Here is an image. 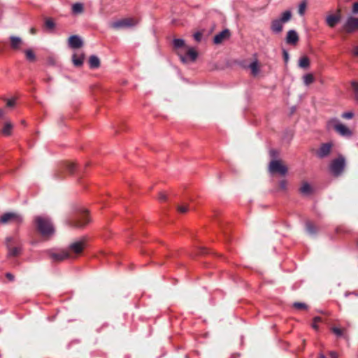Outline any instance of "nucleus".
<instances>
[{
  "instance_id": "1",
  "label": "nucleus",
  "mask_w": 358,
  "mask_h": 358,
  "mask_svg": "<svg viewBox=\"0 0 358 358\" xmlns=\"http://www.w3.org/2000/svg\"><path fill=\"white\" fill-rule=\"evenodd\" d=\"M34 224L36 230L44 238H49L55 233L52 223L47 217L36 216L34 217Z\"/></svg>"
},
{
  "instance_id": "2",
  "label": "nucleus",
  "mask_w": 358,
  "mask_h": 358,
  "mask_svg": "<svg viewBox=\"0 0 358 358\" xmlns=\"http://www.w3.org/2000/svg\"><path fill=\"white\" fill-rule=\"evenodd\" d=\"M90 222L87 210H78L73 216L67 221V224L76 229H83Z\"/></svg>"
},
{
  "instance_id": "3",
  "label": "nucleus",
  "mask_w": 358,
  "mask_h": 358,
  "mask_svg": "<svg viewBox=\"0 0 358 358\" xmlns=\"http://www.w3.org/2000/svg\"><path fill=\"white\" fill-rule=\"evenodd\" d=\"M292 12L285 10L281 13L278 18L272 20L271 22V30L272 32L279 34L283 29V24L288 22L292 19Z\"/></svg>"
},
{
  "instance_id": "4",
  "label": "nucleus",
  "mask_w": 358,
  "mask_h": 358,
  "mask_svg": "<svg viewBox=\"0 0 358 358\" xmlns=\"http://www.w3.org/2000/svg\"><path fill=\"white\" fill-rule=\"evenodd\" d=\"M345 166V159L343 156L339 155L332 160L330 164V170L334 176H340Z\"/></svg>"
},
{
  "instance_id": "5",
  "label": "nucleus",
  "mask_w": 358,
  "mask_h": 358,
  "mask_svg": "<svg viewBox=\"0 0 358 358\" xmlns=\"http://www.w3.org/2000/svg\"><path fill=\"white\" fill-rule=\"evenodd\" d=\"M268 170L271 173H278L284 176L288 171L287 167L283 164L281 160L273 159L269 163Z\"/></svg>"
},
{
  "instance_id": "6",
  "label": "nucleus",
  "mask_w": 358,
  "mask_h": 358,
  "mask_svg": "<svg viewBox=\"0 0 358 358\" xmlns=\"http://www.w3.org/2000/svg\"><path fill=\"white\" fill-rule=\"evenodd\" d=\"M137 20L134 18L128 17L123 18L110 23V27L115 29H120L129 28L135 26L137 24Z\"/></svg>"
},
{
  "instance_id": "7",
  "label": "nucleus",
  "mask_w": 358,
  "mask_h": 358,
  "mask_svg": "<svg viewBox=\"0 0 358 358\" xmlns=\"http://www.w3.org/2000/svg\"><path fill=\"white\" fill-rule=\"evenodd\" d=\"M358 30V17H348L343 24L341 31L351 34Z\"/></svg>"
},
{
  "instance_id": "8",
  "label": "nucleus",
  "mask_w": 358,
  "mask_h": 358,
  "mask_svg": "<svg viewBox=\"0 0 358 358\" xmlns=\"http://www.w3.org/2000/svg\"><path fill=\"white\" fill-rule=\"evenodd\" d=\"M5 245L8 250V257H17L20 254V247L15 245V239L13 237L6 238Z\"/></svg>"
},
{
  "instance_id": "9",
  "label": "nucleus",
  "mask_w": 358,
  "mask_h": 358,
  "mask_svg": "<svg viewBox=\"0 0 358 358\" xmlns=\"http://www.w3.org/2000/svg\"><path fill=\"white\" fill-rule=\"evenodd\" d=\"M22 222V216L16 213H6L0 217V223L6 224L8 223L20 224Z\"/></svg>"
},
{
  "instance_id": "10",
  "label": "nucleus",
  "mask_w": 358,
  "mask_h": 358,
  "mask_svg": "<svg viewBox=\"0 0 358 358\" xmlns=\"http://www.w3.org/2000/svg\"><path fill=\"white\" fill-rule=\"evenodd\" d=\"M329 124H334L333 127L335 131L342 136L350 137L352 136V131L345 125L337 122L336 120H331Z\"/></svg>"
},
{
  "instance_id": "11",
  "label": "nucleus",
  "mask_w": 358,
  "mask_h": 358,
  "mask_svg": "<svg viewBox=\"0 0 358 358\" xmlns=\"http://www.w3.org/2000/svg\"><path fill=\"white\" fill-rule=\"evenodd\" d=\"M342 7H341V1H338V8L334 15H329L326 18L327 24L330 27H334L341 19Z\"/></svg>"
},
{
  "instance_id": "12",
  "label": "nucleus",
  "mask_w": 358,
  "mask_h": 358,
  "mask_svg": "<svg viewBox=\"0 0 358 358\" xmlns=\"http://www.w3.org/2000/svg\"><path fill=\"white\" fill-rule=\"evenodd\" d=\"M50 257L54 262H62L66 259L72 257L71 253L68 250H62L59 252H48Z\"/></svg>"
},
{
  "instance_id": "13",
  "label": "nucleus",
  "mask_w": 358,
  "mask_h": 358,
  "mask_svg": "<svg viewBox=\"0 0 358 358\" xmlns=\"http://www.w3.org/2000/svg\"><path fill=\"white\" fill-rule=\"evenodd\" d=\"M85 245V241L84 240L76 241L74 243H72L69 245V250L68 252H69L71 253V255H72V254H75L76 255H80L83 251ZM71 256L73 257V255H71Z\"/></svg>"
},
{
  "instance_id": "14",
  "label": "nucleus",
  "mask_w": 358,
  "mask_h": 358,
  "mask_svg": "<svg viewBox=\"0 0 358 358\" xmlns=\"http://www.w3.org/2000/svg\"><path fill=\"white\" fill-rule=\"evenodd\" d=\"M333 144L331 143H322L317 150L316 155L319 158H324L329 155L331 152Z\"/></svg>"
},
{
  "instance_id": "15",
  "label": "nucleus",
  "mask_w": 358,
  "mask_h": 358,
  "mask_svg": "<svg viewBox=\"0 0 358 358\" xmlns=\"http://www.w3.org/2000/svg\"><path fill=\"white\" fill-rule=\"evenodd\" d=\"M230 36V31L228 29H225L214 36L213 43L216 45L221 44L223 41L229 38Z\"/></svg>"
},
{
  "instance_id": "16",
  "label": "nucleus",
  "mask_w": 358,
  "mask_h": 358,
  "mask_svg": "<svg viewBox=\"0 0 358 358\" xmlns=\"http://www.w3.org/2000/svg\"><path fill=\"white\" fill-rule=\"evenodd\" d=\"M10 47L13 50L17 51L21 50L23 45V41L20 37L11 36L9 38Z\"/></svg>"
},
{
  "instance_id": "17",
  "label": "nucleus",
  "mask_w": 358,
  "mask_h": 358,
  "mask_svg": "<svg viewBox=\"0 0 358 358\" xmlns=\"http://www.w3.org/2000/svg\"><path fill=\"white\" fill-rule=\"evenodd\" d=\"M198 57L197 52L194 48H189L185 56L180 55V58L182 62H187L188 59L194 62Z\"/></svg>"
},
{
  "instance_id": "18",
  "label": "nucleus",
  "mask_w": 358,
  "mask_h": 358,
  "mask_svg": "<svg viewBox=\"0 0 358 358\" xmlns=\"http://www.w3.org/2000/svg\"><path fill=\"white\" fill-rule=\"evenodd\" d=\"M83 41L81 38L77 35H73L69 38V45L73 49L80 48L83 46Z\"/></svg>"
},
{
  "instance_id": "19",
  "label": "nucleus",
  "mask_w": 358,
  "mask_h": 358,
  "mask_svg": "<svg viewBox=\"0 0 358 358\" xmlns=\"http://www.w3.org/2000/svg\"><path fill=\"white\" fill-rule=\"evenodd\" d=\"M299 41V36L294 30H289L287 32L286 42L288 44L295 45Z\"/></svg>"
},
{
  "instance_id": "20",
  "label": "nucleus",
  "mask_w": 358,
  "mask_h": 358,
  "mask_svg": "<svg viewBox=\"0 0 358 358\" xmlns=\"http://www.w3.org/2000/svg\"><path fill=\"white\" fill-rule=\"evenodd\" d=\"M85 59V55L81 54L80 56H78L77 54H73L72 57V62L75 66L76 67H80L83 64V62Z\"/></svg>"
},
{
  "instance_id": "21",
  "label": "nucleus",
  "mask_w": 358,
  "mask_h": 358,
  "mask_svg": "<svg viewBox=\"0 0 358 358\" xmlns=\"http://www.w3.org/2000/svg\"><path fill=\"white\" fill-rule=\"evenodd\" d=\"M89 65L90 69H98L100 66L99 58L96 55H91L89 58Z\"/></svg>"
},
{
  "instance_id": "22",
  "label": "nucleus",
  "mask_w": 358,
  "mask_h": 358,
  "mask_svg": "<svg viewBox=\"0 0 358 358\" xmlns=\"http://www.w3.org/2000/svg\"><path fill=\"white\" fill-rule=\"evenodd\" d=\"M24 54H25V57H26L27 60H28L29 62H34L36 60V55H35L34 52L33 51V50H31V49L26 50L24 51Z\"/></svg>"
},
{
  "instance_id": "23",
  "label": "nucleus",
  "mask_w": 358,
  "mask_h": 358,
  "mask_svg": "<svg viewBox=\"0 0 358 358\" xmlns=\"http://www.w3.org/2000/svg\"><path fill=\"white\" fill-rule=\"evenodd\" d=\"M299 66L302 69H307L310 66V59L308 57L303 56L299 61Z\"/></svg>"
},
{
  "instance_id": "24",
  "label": "nucleus",
  "mask_w": 358,
  "mask_h": 358,
  "mask_svg": "<svg viewBox=\"0 0 358 358\" xmlns=\"http://www.w3.org/2000/svg\"><path fill=\"white\" fill-rule=\"evenodd\" d=\"M13 129V124L10 122L5 123L4 127L2 129V134L5 136H10Z\"/></svg>"
},
{
  "instance_id": "25",
  "label": "nucleus",
  "mask_w": 358,
  "mask_h": 358,
  "mask_svg": "<svg viewBox=\"0 0 358 358\" xmlns=\"http://www.w3.org/2000/svg\"><path fill=\"white\" fill-rule=\"evenodd\" d=\"M84 7L81 3H76L72 6V12L74 14H80L83 12Z\"/></svg>"
},
{
  "instance_id": "26",
  "label": "nucleus",
  "mask_w": 358,
  "mask_h": 358,
  "mask_svg": "<svg viewBox=\"0 0 358 358\" xmlns=\"http://www.w3.org/2000/svg\"><path fill=\"white\" fill-rule=\"evenodd\" d=\"M312 190V188L308 182H303L301 185V187L299 189V191L303 194H310Z\"/></svg>"
},
{
  "instance_id": "27",
  "label": "nucleus",
  "mask_w": 358,
  "mask_h": 358,
  "mask_svg": "<svg viewBox=\"0 0 358 358\" xmlns=\"http://www.w3.org/2000/svg\"><path fill=\"white\" fill-rule=\"evenodd\" d=\"M307 231L310 234H315L317 232V229L312 222H307L306 224Z\"/></svg>"
},
{
  "instance_id": "28",
  "label": "nucleus",
  "mask_w": 358,
  "mask_h": 358,
  "mask_svg": "<svg viewBox=\"0 0 358 358\" xmlns=\"http://www.w3.org/2000/svg\"><path fill=\"white\" fill-rule=\"evenodd\" d=\"M185 41L182 39L176 38L173 40V48L178 49L185 47Z\"/></svg>"
},
{
  "instance_id": "29",
  "label": "nucleus",
  "mask_w": 358,
  "mask_h": 358,
  "mask_svg": "<svg viewBox=\"0 0 358 358\" xmlns=\"http://www.w3.org/2000/svg\"><path fill=\"white\" fill-rule=\"evenodd\" d=\"M65 169L70 174H73L76 170V164L71 162H66Z\"/></svg>"
},
{
  "instance_id": "30",
  "label": "nucleus",
  "mask_w": 358,
  "mask_h": 358,
  "mask_svg": "<svg viewBox=\"0 0 358 358\" xmlns=\"http://www.w3.org/2000/svg\"><path fill=\"white\" fill-rule=\"evenodd\" d=\"M307 7V3L306 1H303L299 5L298 13L300 15H303Z\"/></svg>"
},
{
  "instance_id": "31",
  "label": "nucleus",
  "mask_w": 358,
  "mask_h": 358,
  "mask_svg": "<svg viewBox=\"0 0 358 358\" xmlns=\"http://www.w3.org/2000/svg\"><path fill=\"white\" fill-rule=\"evenodd\" d=\"M314 76L310 73L306 74L303 77V82L306 85H309L310 84L313 83L314 82Z\"/></svg>"
},
{
  "instance_id": "32",
  "label": "nucleus",
  "mask_w": 358,
  "mask_h": 358,
  "mask_svg": "<svg viewBox=\"0 0 358 358\" xmlns=\"http://www.w3.org/2000/svg\"><path fill=\"white\" fill-rule=\"evenodd\" d=\"M45 26L47 29L52 30L55 28V24L51 18H46L45 20Z\"/></svg>"
},
{
  "instance_id": "33",
  "label": "nucleus",
  "mask_w": 358,
  "mask_h": 358,
  "mask_svg": "<svg viewBox=\"0 0 358 358\" xmlns=\"http://www.w3.org/2000/svg\"><path fill=\"white\" fill-rule=\"evenodd\" d=\"M293 307L298 310H306L308 308V306L306 303L301 302L294 303Z\"/></svg>"
},
{
  "instance_id": "34",
  "label": "nucleus",
  "mask_w": 358,
  "mask_h": 358,
  "mask_svg": "<svg viewBox=\"0 0 358 358\" xmlns=\"http://www.w3.org/2000/svg\"><path fill=\"white\" fill-rule=\"evenodd\" d=\"M250 68L253 75H256L259 71L258 64L257 62H254L250 64Z\"/></svg>"
},
{
  "instance_id": "35",
  "label": "nucleus",
  "mask_w": 358,
  "mask_h": 358,
  "mask_svg": "<svg viewBox=\"0 0 358 358\" xmlns=\"http://www.w3.org/2000/svg\"><path fill=\"white\" fill-rule=\"evenodd\" d=\"M177 210L180 213H185L189 210L188 205L182 204L177 206Z\"/></svg>"
},
{
  "instance_id": "36",
  "label": "nucleus",
  "mask_w": 358,
  "mask_h": 358,
  "mask_svg": "<svg viewBox=\"0 0 358 358\" xmlns=\"http://www.w3.org/2000/svg\"><path fill=\"white\" fill-rule=\"evenodd\" d=\"M322 322V318L320 317H315L313 318V322L312 324V327L315 329V330H318V325H317V322Z\"/></svg>"
},
{
  "instance_id": "37",
  "label": "nucleus",
  "mask_w": 358,
  "mask_h": 358,
  "mask_svg": "<svg viewBox=\"0 0 358 358\" xmlns=\"http://www.w3.org/2000/svg\"><path fill=\"white\" fill-rule=\"evenodd\" d=\"M331 331L334 334H335L338 336H341L343 335V329H339L338 327H332Z\"/></svg>"
},
{
  "instance_id": "38",
  "label": "nucleus",
  "mask_w": 358,
  "mask_h": 358,
  "mask_svg": "<svg viewBox=\"0 0 358 358\" xmlns=\"http://www.w3.org/2000/svg\"><path fill=\"white\" fill-rule=\"evenodd\" d=\"M287 186V181L286 180H282L279 182V189L281 190H286Z\"/></svg>"
},
{
  "instance_id": "39",
  "label": "nucleus",
  "mask_w": 358,
  "mask_h": 358,
  "mask_svg": "<svg viewBox=\"0 0 358 358\" xmlns=\"http://www.w3.org/2000/svg\"><path fill=\"white\" fill-rule=\"evenodd\" d=\"M351 85H352V87L354 90V92H355L356 95H355V97L356 99L357 98V93H358V82L357 81H352L351 83Z\"/></svg>"
},
{
  "instance_id": "40",
  "label": "nucleus",
  "mask_w": 358,
  "mask_h": 358,
  "mask_svg": "<svg viewBox=\"0 0 358 358\" xmlns=\"http://www.w3.org/2000/svg\"><path fill=\"white\" fill-rule=\"evenodd\" d=\"M6 101V106L8 108H12L15 104V99H5Z\"/></svg>"
},
{
  "instance_id": "41",
  "label": "nucleus",
  "mask_w": 358,
  "mask_h": 358,
  "mask_svg": "<svg viewBox=\"0 0 358 358\" xmlns=\"http://www.w3.org/2000/svg\"><path fill=\"white\" fill-rule=\"evenodd\" d=\"M354 116V114L352 112H346V113H343L341 115V117L343 118H345V119H351Z\"/></svg>"
},
{
  "instance_id": "42",
  "label": "nucleus",
  "mask_w": 358,
  "mask_h": 358,
  "mask_svg": "<svg viewBox=\"0 0 358 358\" xmlns=\"http://www.w3.org/2000/svg\"><path fill=\"white\" fill-rule=\"evenodd\" d=\"M194 38L195 41L197 42H199L201 40L202 38V34L201 32H196L194 34Z\"/></svg>"
},
{
  "instance_id": "43",
  "label": "nucleus",
  "mask_w": 358,
  "mask_h": 358,
  "mask_svg": "<svg viewBox=\"0 0 358 358\" xmlns=\"http://www.w3.org/2000/svg\"><path fill=\"white\" fill-rule=\"evenodd\" d=\"M159 200L161 201H165L167 199V196L166 195L163 193V192H160L159 194V197H158Z\"/></svg>"
},
{
  "instance_id": "44",
  "label": "nucleus",
  "mask_w": 358,
  "mask_h": 358,
  "mask_svg": "<svg viewBox=\"0 0 358 358\" xmlns=\"http://www.w3.org/2000/svg\"><path fill=\"white\" fill-rule=\"evenodd\" d=\"M352 13L358 14V2H355L352 6Z\"/></svg>"
},
{
  "instance_id": "45",
  "label": "nucleus",
  "mask_w": 358,
  "mask_h": 358,
  "mask_svg": "<svg viewBox=\"0 0 358 358\" xmlns=\"http://www.w3.org/2000/svg\"><path fill=\"white\" fill-rule=\"evenodd\" d=\"M269 153H270L271 157L273 158L277 157V156L278 155V152L276 150H271Z\"/></svg>"
},
{
  "instance_id": "46",
  "label": "nucleus",
  "mask_w": 358,
  "mask_h": 358,
  "mask_svg": "<svg viewBox=\"0 0 358 358\" xmlns=\"http://www.w3.org/2000/svg\"><path fill=\"white\" fill-rule=\"evenodd\" d=\"M282 55H283V58H284L285 62H287L288 59H289V54H288V52L285 50H282Z\"/></svg>"
},
{
  "instance_id": "47",
  "label": "nucleus",
  "mask_w": 358,
  "mask_h": 358,
  "mask_svg": "<svg viewBox=\"0 0 358 358\" xmlns=\"http://www.w3.org/2000/svg\"><path fill=\"white\" fill-rule=\"evenodd\" d=\"M6 277L10 280V281H13L14 279H15V276L10 273H7L6 274Z\"/></svg>"
},
{
  "instance_id": "48",
  "label": "nucleus",
  "mask_w": 358,
  "mask_h": 358,
  "mask_svg": "<svg viewBox=\"0 0 358 358\" xmlns=\"http://www.w3.org/2000/svg\"><path fill=\"white\" fill-rule=\"evenodd\" d=\"M329 355L331 358H338V354L336 352L331 351L329 352Z\"/></svg>"
},
{
  "instance_id": "49",
  "label": "nucleus",
  "mask_w": 358,
  "mask_h": 358,
  "mask_svg": "<svg viewBox=\"0 0 358 358\" xmlns=\"http://www.w3.org/2000/svg\"><path fill=\"white\" fill-rule=\"evenodd\" d=\"M352 54L355 55V56H357L358 57V45L357 46H355L353 50H352Z\"/></svg>"
},
{
  "instance_id": "50",
  "label": "nucleus",
  "mask_w": 358,
  "mask_h": 358,
  "mask_svg": "<svg viewBox=\"0 0 358 358\" xmlns=\"http://www.w3.org/2000/svg\"><path fill=\"white\" fill-rule=\"evenodd\" d=\"M5 115V112L3 109L0 108V117H3Z\"/></svg>"
},
{
  "instance_id": "51",
  "label": "nucleus",
  "mask_w": 358,
  "mask_h": 358,
  "mask_svg": "<svg viewBox=\"0 0 358 358\" xmlns=\"http://www.w3.org/2000/svg\"><path fill=\"white\" fill-rule=\"evenodd\" d=\"M31 33L34 34L36 33V29L35 28H31V30H30Z\"/></svg>"
},
{
  "instance_id": "52",
  "label": "nucleus",
  "mask_w": 358,
  "mask_h": 358,
  "mask_svg": "<svg viewBox=\"0 0 358 358\" xmlns=\"http://www.w3.org/2000/svg\"><path fill=\"white\" fill-rule=\"evenodd\" d=\"M319 358H326V357H325L323 354H321V355L319 356Z\"/></svg>"
},
{
  "instance_id": "53",
  "label": "nucleus",
  "mask_w": 358,
  "mask_h": 358,
  "mask_svg": "<svg viewBox=\"0 0 358 358\" xmlns=\"http://www.w3.org/2000/svg\"><path fill=\"white\" fill-rule=\"evenodd\" d=\"M357 246H358V241H357Z\"/></svg>"
}]
</instances>
